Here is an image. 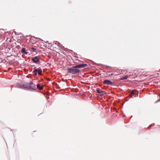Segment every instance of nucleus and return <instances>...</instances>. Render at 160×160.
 <instances>
[{"mask_svg":"<svg viewBox=\"0 0 160 160\" xmlns=\"http://www.w3.org/2000/svg\"><path fill=\"white\" fill-rule=\"evenodd\" d=\"M37 88L40 90H42L43 88V86H40L39 84L37 85Z\"/></svg>","mask_w":160,"mask_h":160,"instance_id":"nucleus-6","label":"nucleus"},{"mask_svg":"<svg viewBox=\"0 0 160 160\" xmlns=\"http://www.w3.org/2000/svg\"><path fill=\"white\" fill-rule=\"evenodd\" d=\"M128 77V76H125L124 77L121 78L120 79V80H123L126 79H127Z\"/></svg>","mask_w":160,"mask_h":160,"instance_id":"nucleus-10","label":"nucleus"},{"mask_svg":"<svg viewBox=\"0 0 160 160\" xmlns=\"http://www.w3.org/2000/svg\"><path fill=\"white\" fill-rule=\"evenodd\" d=\"M103 83L104 84L107 85H113V82H111V81L109 80H104L103 82Z\"/></svg>","mask_w":160,"mask_h":160,"instance_id":"nucleus-3","label":"nucleus"},{"mask_svg":"<svg viewBox=\"0 0 160 160\" xmlns=\"http://www.w3.org/2000/svg\"><path fill=\"white\" fill-rule=\"evenodd\" d=\"M106 67L107 68H110V67L109 66H106Z\"/></svg>","mask_w":160,"mask_h":160,"instance_id":"nucleus-13","label":"nucleus"},{"mask_svg":"<svg viewBox=\"0 0 160 160\" xmlns=\"http://www.w3.org/2000/svg\"><path fill=\"white\" fill-rule=\"evenodd\" d=\"M31 49L32 50V51L33 52H37V49H36L34 48H31Z\"/></svg>","mask_w":160,"mask_h":160,"instance_id":"nucleus-11","label":"nucleus"},{"mask_svg":"<svg viewBox=\"0 0 160 160\" xmlns=\"http://www.w3.org/2000/svg\"><path fill=\"white\" fill-rule=\"evenodd\" d=\"M42 71L41 69H38V72L39 75H41L42 73Z\"/></svg>","mask_w":160,"mask_h":160,"instance_id":"nucleus-8","label":"nucleus"},{"mask_svg":"<svg viewBox=\"0 0 160 160\" xmlns=\"http://www.w3.org/2000/svg\"><path fill=\"white\" fill-rule=\"evenodd\" d=\"M32 60L33 62L36 63L40 61L39 59L38 58V57L37 56L32 58Z\"/></svg>","mask_w":160,"mask_h":160,"instance_id":"nucleus-4","label":"nucleus"},{"mask_svg":"<svg viewBox=\"0 0 160 160\" xmlns=\"http://www.w3.org/2000/svg\"><path fill=\"white\" fill-rule=\"evenodd\" d=\"M25 86L28 88L32 89H34L36 88V85L32 82L27 83L25 84Z\"/></svg>","mask_w":160,"mask_h":160,"instance_id":"nucleus-2","label":"nucleus"},{"mask_svg":"<svg viewBox=\"0 0 160 160\" xmlns=\"http://www.w3.org/2000/svg\"><path fill=\"white\" fill-rule=\"evenodd\" d=\"M87 66V64H80L71 68H67V70L70 73L77 74L80 72V70L78 68H83Z\"/></svg>","mask_w":160,"mask_h":160,"instance_id":"nucleus-1","label":"nucleus"},{"mask_svg":"<svg viewBox=\"0 0 160 160\" xmlns=\"http://www.w3.org/2000/svg\"><path fill=\"white\" fill-rule=\"evenodd\" d=\"M22 52L24 54H27L28 52L26 51V49L24 48H23L22 49Z\"/></svg>","mask_w":160,"mask_h":160,"instance_id":"nucleus-7","label":"nucleus"},{"mask_svg":"<svg viewBox=\"0 0 160 160\" xmlns=\"http://www.w3.org/2000/svg\"><path fill=\"white\" fill-rule=\"evenodd\" d=\"M37 72H38V69H35L33 71V72L34 73V74L35 75H36L37 74Z\"/></svg>","mask_w":160,"mask_h":160,"instance_id":"nucleus-9","label":"nucleus"},{"mask_svg":"<svg viewBox=\"0 0 160 160\" xmlns=\"http://www.w3.org/2000/svg\"><path fill=\"white\" fill-rule=\"evenodd\" d=\"M134 94V90H132V91L131 92H130V93L129 94V96H131L132 95Z\"/></svg>","mask_w":160,"mask_h":160,"instance_id":"nucleus-12","label":"nucleus"},{"mask_svg":"<svg viewBox=\"0 0 160 160\" xmlns=\"http://www.w3.org/2000/svg\"><path fill=\"white\" fill-rule=\"evenodd\" d=\"M97 92L98 93L101 94L102 95H104L106 94V92L103 91H102L99 89L98 88L97 90Z\"/></svg>","mask_w":160,"mask_h":160,"instance_id":"nucleus-5","label":"nucleus"}]
</instances>
